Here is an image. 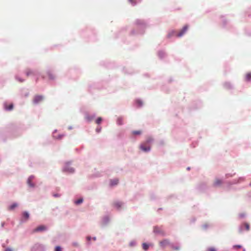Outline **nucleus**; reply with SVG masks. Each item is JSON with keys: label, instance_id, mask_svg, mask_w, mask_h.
Here are the masks:
<instances>
[{"label": "nucleus", "instance_id": "1", "mask_svg": "<svg viewBox=\"0 0 251 251\" xmlns=\"http://www.w3.org/2000/svg\"><path fill=\"white\" fill-rule=\"evenodd\" d=\"M152 141L151 138H149L147 140L146 143L142 144L140 146V149L144 151H150L151 148L150 146H147L146 145L151 143Z\"/></svg>", "mask_w": 251, "mask_h": 251}, {"label": "nucleus", "instance_id": "2", "mask_svg": "<svg viewBox=\"0 0 251 251\" xmlns=\"http://www.w3.org/2000/svg\"><path fill=\"white\" fill-rule=\"evenodd\" d=\"M46 229H47V228L45 226L41 225V226L37 227L35 229H34L33 231L34 232H40V231L46 230Z\"/></svg>", "mask_w": 251, "mask_h": 251}, {"label": "nucleus", "instance_id": "3", "mask_svg": "<svg viewBox=\"0 0 251 251\" xmlns=\"http://www.w3.org/2000/svg\"><path fill=\"white\" fill-rule=\"evenodd\" d=\"M188 28V27L187 25H185L180 31L176 35V36L178 37L182 36L187 30Z\"/></svg>", "mask_w": 251, "mask_h": 251}, {"label": "nucleus", "instance_id": "4", "mask_svg": "<svg viewBox=\"0 0 251 251\" xmlns=\"http://www.w3.org/2000/svg\"><path fill=\"white\" fill-rule=\"evenodd\" d=\"M43 100V98L41 96H36L34 97L33 102L34 103H38Z\"/></svg>", "mask_w": 251, "mask_h": 251}, {"label": "nucleus", "instance_id": "5", "mask_svg": "<svg viewBox=\"0 0 251 251\" xmlns=\"http://www.w3.org/2000/svg\"><path fill=\"white\" fill-rule=\"evenodd\" d=\"M159 244L160 246L164 248L169 244V241L167 239H165L160 242Z\"/></svg>", "mask_w": 251, "mask_h": 251}, {"label": "nucleus", "instance_id": "6", "mask_svg": "<svg viewBox=\"0 0 251 251\" xmlns=\"http://www.w3.org/2000/svg\"><path fill=\"white\" fill-rule=\"evenodd\" d=\"M123 203L120 201H114L113 202V205L114 207H115L117 209H120L121 206H122Z\"/></svg>", "mask_w": 251, "mask_h": 251}, {"label": "nucleus", "instance_id": "7", "mask_svg": "<svg viewBox=\"0 0 251 251\" xmlns=\"http://www.w3.org/2000/svg\"><path fill=\"white\" fill-rule=\"evenodd\" d=\"M222 184V181L219 179H216L214 181V185L215 186H217L221 185Z\"/></svg>", "mask_w": 251, "mask_h": 251}, {"label": "nucleus", "instance_id": "8", "mask_svg": "<svg viewBox=\"0 0 251 251\" xmlns=\"http://www.w3.org/2000/svg\"><path fill=\"white\" fill-rule=\"evenodd\" d=\"M26 75L27 76L31 75H35V72L31 70H27L26 71Z\"/></svg>", "mask_w": 251, "mask_h": 251}, {"label": "nucleus", "instance_id": "9", "mask_svg": "<svg viewBox=\"0 0 251 251\" xmlns=\"http://www.w3.org/2000/svg\"><path fill=\"white\" fill-rule=\"evenodd\" d=\"M245 80L246 81H251V73H248L245 75Z\"/></svg>", "mask_w": 251, "mask_h": 251}, {"label": "nucleus", "instance_id": "10", "mask_svg": "<svg viewBox=\"0 0 251 251\" xmlns=\"http://www.w3.org/2000/svg\"><path fill=\"white\" fill-rule=\"evenodd\" d=\"M4 106L5 109L7 110H11L13 108V105L12 103L10 104L9 105H7L6 104H5Z\"/></svg>", "mask_w": 251, "mask_h": 251}, {"label": "nucleus", "instance_id": "11", "mask_svg": "<svg viewBox=\"0 0 251 251\" xmlns=\"http://www.w3.org/2000/svg\"><path fill=\"white\" fill-rule=\"evenodd\" d=\"M117 123L119 125L123 124V118L122 117H118L117 120Z\"/></svg>", "mask_w": 251, "mask_h": 251}, {"label": "nucleus", "instance_id": "12", "mask_svg": "<svg viewBox=\"0 0 251 251\" xmlns=\"http://www.w3.org/2000/svg\"><path fill=\"white\" fill-rule=\"evenodd\" d=\"M29 214L27 212H24L23 213V217L25 218V220H27L29 218Z\"/></svg>", "mask_w": 251, "mask_h": 251}, {"label": "nucleus", "instance_id": "13", "mask_svg": "<svg viewBox=\"0 0 251 251\" xmlns=\"http://www.w3.org/2000/svg\"><path fill=\"white\" fill-rule=\"evenodd\" d=\"M118 181H119V180L117 179H114L113 180H111L110 181L111 185L112 186L116 185L118 183Z\"/></svg>", "mask_w": 251, "mask_h": 251}, {"label": "nucleus", "instance_id": "14", "mask_svg": "<svg viewBox=\"0 0 251 251\" xmlns=\"http://www.w3.org/2000/svg\"><path fill=\"white\" fill-rule=\"evenodd\" d=\"M142 133L141 130H134L132 131V134L133 135H140Z\"/></svg>", "mask_w": 251, "mask_h": 251}, {"label": "nucleus", "instance_id": "15", "mask_svg": "<svg viewBox=\"0 0 251 251\" xmlns=\"http://www.w3.org/2000/svg\"><path fill=\"white\" fill-rule=\"evenodd\" d=\"M32 178H33V177H32V176L29 177L28 178V181H27L28 185L30 186H31V187H33L34 186V185L31 183V180L32 179Z\"/></svg>", "mask_w": 251, "mask_h": 251}, {"label": "nucleus", "instance_id": "16", "mask_svg": "<svg viewBox=\"0 0 251 251\" xmlns=\"http://www.w3.org/2000/svg\"><path fill=\"white\" fill-rule=\"evenodd\" d=\"M17 203H13V204H12L11 205H10L9 208H8V209L10 210H13L14 209L15 207H16L17 206Z\"/></svg>", "mask_w": 251, "mask_h": 251}, {"label": "nucleus", "instance_id": "17", "mask_svg": "<svg viewBox=\"0 0 251 251\" xmlns=\"http://www.w3.org/2000/svg\"><path fill=\"white\" fill-rule=\"evenodd\" d=\"M242 226H244L247 230H250V225L248 223H245L243 224Z\"/></svg>", "mask_w": 251, "mask_h": 251}, {"label": "nucleus", "instance_id": "18", "mask_svg": "<svg viewBox=\"0 0 251 251\" xmlns=\"http://www.w3.org/2000/svg\"><path fill=\"white\" fill-rule=\"evenodd\" d=\"M142 247L145 251H147L149 249V245L146 243H143L142 245Z\"/></svg>", "mask_w": 251, "mask_h": 251}, {"label": "nucleus", "instance_id": "19", "mask_svg": "<svg viewBox=\"0 0 251 251\" xmlns=\"http://www.w3.org/2000/svg\"><path fill=\"white\" fill-rule=\"evenodd\" d=\"M82 201L83 200L82 199H79L75 201V203L76 204H79L81 203Z\"/></svg>", "mask_w": 251, "mask_h": 251}, {"label": "nucleus", "instance_id": "20", "mask_svg": "<svg viewBox=\"0 0 251 251\" xmlns=\"http://www.w3.org/2000/svg\"><path fill=\"white\" fill-rule=\"evenodd\" d=\"M102 121V118L101 117H99L97 120H96V123L97 124H100L101 122Z\"/></svg>", "mask_w": 251, "mask_h": 251}, {"label": "nucleus", "instance_id": "21", "mask_svg": "<svg viewBox=\"0 0 251 251\" xmlns=\"http://www.w3.org/2000/svg\"><path fill=\"white\" fill-rule=\"evenodd\" d=\"M174 33H175V31H171L168 34V36H167L168 37L170 38L172 36H173L174 34Z\"/></svg>", "mask_w": 251, "mask_h": 251}, {"label": "nucleus", "instance_id": "22", "mask_svg": "<svg viewBox=\"0 0 251 251\" xmlns=\"http://www.w3.org/2000/svg\"><path fill=\"white\" fill-rule=\"evenodd\" d=\"M48 76L50 79H53L54 76L52 75H51L50 73H48Z\"/></svg>", "mask_w": 251, "mask_h": 251}, {"label": "nucleus", "instance_id": "23", "mask_svg": "<svg viewBox=\"0 0 251 251\" xmlns=\"http://www.w3.org/2000/svg\"><path fill=\"white\" fill-rule=\"evenodd\" d=\"M55 251H62V249L59 246H57L55 248Z\"/></svg>", "mask_w": 251, "mask_h": 251}, {"label": "nucleus", "instance_id": "24", "mask_svg": "<svg viewBox=\"0 0 251 251\" xmlns=\"http://www.w3.org/2000/svg\"><path fill=\"white\" fill-rule=\"evenodd\" d=\"M208 251H216V250L214 248H210L208 249Z\"/></svg>", "mask_w": 251, "mask_h": 251}, {"label": "nucleus", "instance_id": "25", "mask_svg": "<svg viewBox=\"0 0 251 251\" xmlns=\"http://www.w3.org/2000/svg\"><path fill=\"white\" fill-rule=\"evenodd\" d=\"M128 1L133 5H135L136 4V2L133 0H128Z\"/></svg>", "mask_w": 251, "mask_h": 251}, {"label": "nucleus", "instance_id": "26", "mask_svg": "<svg viewBox=\"0 0 251 251\" xmlns=\"http://www.w3.org/2000/svg\"><path fill=\"white\" fill-rule=\"evenodd\" d=\"M53 196L54 197H60V195H59L58 194H53Z\"/></svg>", "mask_w": 251, "mask_h": 251}, {"label": "nucleus", "instance_id": "27", "mask_svg": "<svg viewBox=\"0 0 251 251\" xmlns=\"http://www.w3.org/2000/svg\"><path fill=\"white\" fill-rule=\"evenodd\" d=\"M5 251H13V250L10 248H7L5 249Z\"/></svg>", "mask_w": 251, "mask_h": 251}, {"label": "nucleus", "instance_id": "28", "mask_svg": "<svg viewBox=\"0 0 251 251\" xmlns=\"http://www.w3.org/2000/svg\"><path fill=\"white\" fill-rule=\"evenodd\" d=\"M234 248H240L241 246L240 245H236L234 246Z\"/></svg>", "mask_w": 251, "mask_h": 251}, {"label": "nucleus", "instance_id": "29", "mask_svg": "<svg viewBox=\"0 0 251 251\" xmlns=\"http://www.w3.org/2000/svg\"><path fill=\"white\" fill-rule=\"evenodd\" d=\"M87 119H88V121H91V120H92V119H91V118H88V117L87 118Z\"/></svg>", "mask_w": 251, "mask_h": 251}, {"label": "nucleus", "instance_id": "30", "mask_svg": "<svg viewBox=\"0 0 251 251\" xmlns=\"http://www.w3.org/2000/svg\"><path fill=\"white\" fill-rule=\"evenodd\" d=\"M72 128H72V126H70V127H68V129H72Z\"/></svg>", "mask_w": 251, "mask_h": 251}, {"label": "nucleus", "instance_id": "31", "mask_svg": "<svg viewBox=\"0 0 251 251\" xmlns=\"http://www.w3.org/2000/svg\"><path fill=\"white\" fill-rule=\"evenodd\" d=\"M175 250H178L179 249V248L178 247H177V248H175Z\"/></svg>", "mask_w": 251, "mask_h": 251}, {"label": "nucleus", "instance_id": "32", "mask_svg": "<svg viewBox=\"0 0 251 251\" xmlns=\"http://www.w3.org/2000/svg\"><path fill=\"white\" fill-rule=\"evenodd\" d=\"M100 129H97V132H99L100 131Z\"/></svg>", "mask_w": 251, "mask_h": 251}, {"label": "nucleus", "instance_id": "33", "mask_svg": "<svg viewBox=\"0 0 251 251\" xmlns=\"http://www.w3.org/2000/svg\"><path fill=\"white\" fill-rule=\"evenodd\" d=\"M74 171V169H71V172H73Z\"/></svg>", "mask_w": 251, "mask_h": 251}, {"label": "nucleus", "instance_id": "34", "mask_svg": "<svg viewBox=\"0 0 251 251\" xmlns=\"http://www.w3.org/2000/svg\"><path fill=\"white\" fill-rule=\"evenodd\" d=\"M87 239H88V240H90V237H87Z\"/></svg>", "mask_w": 251, "mask_h": 251}, {"label": "nucleus", "instance_id": "35", "mask_svg": "<svg viewBox=\"0 0 251 251\" xmlns=\"http://www.w3.org/2000/svg\"><path fill=\"white\" fill-rule=\"evenodd\" d=\"M250 185L251 186V183H250Z\"/></svg>", "mask_w": 251, "mask_h": 251}, {"label": "nucleus", "instance_id": "36", "mask_svg": "<svg viewBox=\"0 0 251 251\" xmlns=\"http://www.w3.org/2000/svg\"><path fill=\"white\" fill-rule=\"evenodd\" d=\"M244 251H245V250H244Z\"/></svg>", "mask_w": 251, "mask_h": 251}]
</instances>
